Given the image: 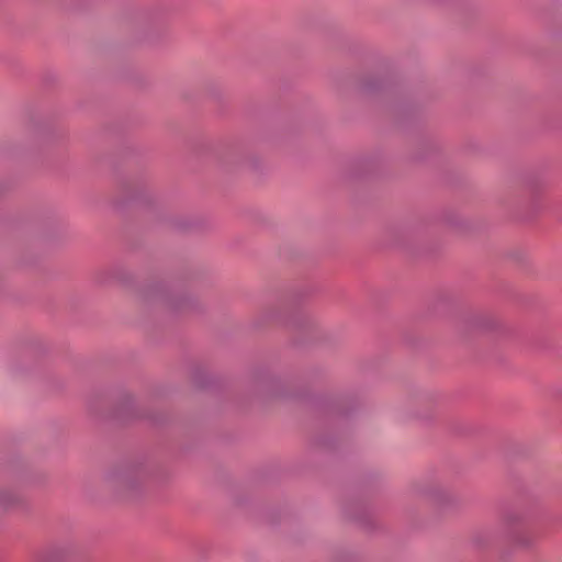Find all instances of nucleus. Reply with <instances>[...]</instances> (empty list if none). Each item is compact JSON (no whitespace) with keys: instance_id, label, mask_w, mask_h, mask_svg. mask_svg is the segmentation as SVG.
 <instances>
[{"instance_id":"f257e3e1","label":"nucleus","mask_w":562,"mask_h":562,"mask_svg":"<svg viewBox=\"0 0 562 562\" xmlns=\"http://www.w3.org/2000/svg\"><path fill=\"white\" fill-rule=\"evenodd\" d=\"M16 499L18 497L15 496V494L9 491H4L0 494V505L3 507L10 506L11 504L15 503Z\"/></svg>"}]
</instances>
